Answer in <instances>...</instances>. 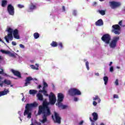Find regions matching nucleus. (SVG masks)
Masks as SVG:
<instances>
[{"label": "nucleus", "mask_w": 125, "mask_h": 125, "mask_svg": "<svg viewBox=\"0 0 125 125\" xmlns=\"http://www.w3.org/2000/svg\"><path fill=\"white\" fill-rule=\"evenodd\" d=\"M104 84L106 85L108 83V81H109V78L107 76H104Z\"/></svg>", "instance_id": "obj_27"}, {"label": "nucleus", "mask_w": 125, "mask_h": 125, "mask_svg": "<svg viewBox=\"0 0 125 125\" xmlns=\"http://www.w3.org/2000/svg\"><path fill=\"white\" fill-rule=\"evenodd\" d=\"M1 82V77L0 76V82Z\"/></svg>", "instance_id": "obj_61"}, {"label": "nucleus", "mask_w": 125, "mask_h": 125, "mask_svg": "<svg viewBox=\"0 0 125 125\" xmlns=\"http://www.w3.org/2000/svg\"><path fill=\"white\" fill-rule=\"evenodd\" d=\"M0 86L1 87L3 86V83H2H2H0Z\"/></svg>", "instance_id": "obj_55"}, {"label": "nucleus", "mask_w": 125, "mask_h": 125, "mask_svg": "<svg viewBox=\"0 0 125 125\" xmlns=\"http://www.w3.org/2000/svg\"><path fill=\"white\" fill-rule=\"evenodd\" d=\"M50 45L52 47H57V46H58V43L55 41H53L52 43H50Z\"/></svg>", "instance_id": "obj_20"}, {"label": "nucleus", "mask_w": 125, "mask_h": 125, "mask_svg": "<svg viewBox=\"0 0 125 125\" xmlns=\"http://www.w3.org/2000/svg\"><path fill=\"white\" fill-rule=\"evenodd\" d=\"M12 45H17V43H16V42L13 41L12 42Z\"/></svg>", "instance_id": "obj_40"}, {"label": "nucleus", "mask_w": 125, "mask_h": 125, "mask_svg": "<svg viewBox=\"0 0 125 125\" xmlns=\"http://www.w3.org/2000/svg\"><path fill=\"white\" fill-rule=\"evenodd\" d=\"M37 92H38V91L36 90H30L29 92V94H31L32 95H35Z\"/></svg>", "instance_id": "obj_24"}, {"label": "nucleus", "mask_w": 125, "mask_h": 125, "mask_svg": "<svg viewBox=\"0 0 125 125\" xmlns=\"http://www.w3.org/2000/svg\"><path fill=\"white\" fill-rule=\"evenodd\" d=\"M36 65L37 66V67H35L34 65H31L30 67L31 69H33V70H39V65L37 64H36Z\"/></svg>", "instance_id": "obj_28"}, {"label": "nucleus", "mask_w": 125, "mask_h": 125, "mask_svg": "<svg viewBox=\"0 0 125 125\" xmlns=\"http://www.w3.org/2000/svg\"><path fill=\"white\" fill-rule=\"evenodd\" d=\"M10 53V51H5V54H8L9 55Z\"/></svg>", "instance_id": "obj_43"}, {"label": "nucleus", "mask_w": 125, "mask_h": 125, "mask_svg": "<svg viewBox=\"0 0 125 125\" xmlns=\"http://www.w3.org/2000/svg\"><path fill=\"white\" fill-rule=\"evenodd\" d=\"M122 11H124V12H125V8L122 10Z\"/></svg>", "instance_id": "obj_56"}, {"label": "nucleus", "mask_w": 125, "mask_h": 125, "mask_svg": "<svg viewBox=\"0 0 125 125\" xmlns=\"http://www.w3.org/2000/svg\"><path fill=\"white\" fill-rule=\"evenodd\" d=\"M31 81H33V78L31 77H27L25 80V83L23 86H28V84H31Z\"/></svg>", "instance_id": "obj_12"}, {"label": "nucleus", "mask_w": 125, "mask_h": 125, "mask_svg": "<svg viewBox=\"0 0 125 125\" xmlns=\"http://www.w3.org/2000/svg\"><path fill=\"white\" fill-rule=\"evenodd\" d=\"M74 101L77 102L78 101V98H74Z\"/></svg>", "instance_id": "obj_52"}, {"label": "nucleus", "mask_w": 125, "mask_h": 125, "mask_svg": "<svg viewBox=\"0 0 125 125\" xmlns=\"http://www.w3.org/2000/svg\"><path fill=\"white\" fill-rule=\"evenodd\" d=\"M97 12H99V13H100V14H101L103 16L105 15V14L106 13L105 12V10H98Z\"/></svg>", "instance_id": "obj_29"}, {"label": "nucleus", "mask_w": 125, "mask_h": 125, "mask_svg": "<svg viewBox=\"0 0 125 125\" xmlns=\"http://www.w3.org/2000/svg\"><path fill=\"white\" fill-rule=\"evenodd\" d=\"M104 22L102 19H100L95 22L96 26H102L103 25Z\"/></svg>", "instance_id": "obj_14"}, {"label": "nucleus", "mask_w": 125, "mask_h": 125, "mask_svg": "<svg viewBox=\"0 0 125 125\" xmlns=\"http://www.w3.org/2000/svg\"><path fill=\"white\" fill-rule=\"evenodd\" d=\"M120 40V37H113V39L112 41L110 42H109V46L111 48H115L116 46H117V42Z\"/></svg>", "instance_id": "obj_6"}, {"label": "nucleus", "mask_w": 125, "mask_h": 125, "mask_svg": "<svg viewBox=\"0 0 125 125\" xmlns=\"http://www.w3.org/2000/svg\"><path fill=\"white\" fill-rule=\"evenodd\" d=\"M122 23H123V21H120L119 22V25H120V26H122Z\"/></svg>", "instance_id": "obj_47"}, {"label": "nucleus", "mask_w": 125, "mask_h": 125, "mask_svg": "<svg viewBox=\"0 0 125 125\" xmlns=\"http://www.w3.org/2000/svg\"><path fill=\"white\" fill-rule=\"evenodd\" d=\"M0 51L2 52V53H4L5 54V50H0Z\"/></svg>", "instance_id": "obj_48"}, {"label": "nucleus", "mask_w": 125, "mask_h": 125, "mask_svg": "<svg viewBox=\"0 0 125 125\" xmlns=\"http://www.w3.org/2000/svg\"><path fill=\"white\" fill-rule=\"evenodd\" d=\"M89 120H90V122H91L92 123H94V121H93V120H92V118L91 117H89Z\"/></svg>", "instance_id": "obj_45"}, {"label": "nucleus", "mask_w": 125, "mask_h": 125, "mask_svg": "<svg viewBox=\"0 0 125 125\" xmlns=\"http://www.w3.org/2000/svg\"><path fill=\"white\" fill-rule=\"evenodd\" d=\"M117 69H121V67L120 66H117Z\"/></svg>", "instance_id": "obj_57"}, {"label": "nucleus", "mask_w": 125, "mask_h": 125, "mask_svg": "<svg viewBox=\"0 0 125 125\" xmlns=\"http://www.w3.org/2000/svg\"><path fill=\"white\" fill-rule=\"evenodd\" d=\"M92 116L93 117V121H96L97 120H98V114H97V113L93 112L92 114Z\"/></svg>", "instance_id": "obj_16"}, {"label": "nucleus", "mask_w": 125, "mask_h": 125, "mask_svg": "<svg viewBox=\"0 0 125 125\" xmlns=\"http://www.w3.org/2000/svg\"><path fill=\"white\" fill-rule=\"evenodd\" d=\"M43 88L42 89H45V87H48V85L47 84V83H46V82H45V81H43Z\"/></svg>", "instance_id": "obj_30"}, {"label": "nucleus", "mask_w": 125, "mask_h": 125, "mask_svg": "<svg viewBox=\"0 0 125 125\" xmlns=\"http://www.w3.org/2000/svg\"><path fill=\"white\" fill-rule=\"evenodd\" d=\"M39 104L38 103L34 102L32 104H27L25 106V110L23 113L24 116L27 115V118L28 119H31L32 113L30 112L32 111L33 108H36L38 107Z\"/></svg>", "instance_id": "obj_3"}, {"label": "nucleus", "mask_w": 125, "mask_h": 125, "mask_svg": "<svg viewBox=\"0 0 125 125\" xmlns=\"http://www.w3.org/2000/svg\"><path fill=\"white\" fill-rule=\"evenodd\" d=\"M18 7L19 8H23V7H24V6L23 5H21V4H18Z\"/></svg>", "instance_id": "obj_37"}, {"label": "nucleus", "mask_w": 125, "mask_h": 125, "mask_svg": "<svg viewBox=\"0 0 125 125\" xmlns=\"http://www.w3.org/2000/svg\"><path fill=\"white\" fill-rule=\"evenodd\" d=\"M73 15H74V16H76L77 15V11H74L73 13Z\"/></svg>", "instance_id": "obj_42"}, {"label": "nucleus", "mask_w": 125, "mask_h": 125, "mask_svg": "<svg viewBox=\"0 0 125 125\" xmlns=\"http://www.w3.org/2000/svg\"><path fill=\"white\" fill-rule=\"evenodd\" d=\"M93 105L94 106H96L97 105V102H96L95 101L93 102Z\"/></svg>", "instance_id": "obj_41"}, {"label": "nucleus", "mask_w": 125, "mask_h": 125, "mask_svg": "<svg viewBox=\"0 0 125 125\" xmlns=\"http://www.w3.org/2000/svg\"><path fill=\"white\" fill-rule=\"evenodd\" d=\"M0 42H2V40H1V39L0 38Z\"/></svg>", "instance_id": "obj_63"}, {"label": "nucleus", "mask_w": 125, "mask_h": 125, "mask_svg": "<svg viewBox=\"0 0 125 125\" xmlns=\"http://www.w3.org/2000/svg\"><path fill=\"white\" fill-rule=\"evenodd\" d=\"M113 98H117V99H119V96L118 95L114 94L113 95Z\"/></svg>", "instance_id": "obj_36"}, {"label": "nucleus", "mask_w": 125, "mask_h": 125, "mask_svg": "<svg viewBox=\"0 0 125 125\" xmlns=\"http://www.w3.org/2000/svg\"><path fill=\"white\" fill-rule=\"evenodd\" d=\"M85 65H86L87 69L88 70H89V62H85Z\"/></svg>", "instance_id": "obj_33"}, {"label": "nucleus", "mask_w": 125, "mask_h": 125, "mask_svg": "<svg viewBox=\"0 0 125 125\" xmlns=\"http://www.w3.org/2000/svg\"><path fill=\"white\" fill-rule=\"evenodd\" d=\"M97 4V2H94L93 3V6H96Z\"/></svg>", "instance_id": "obj_46"}, {"label": "nucleus", "mask_w": 125, "mask_h": 125, "mask_svg": "<svg viewBox=\"0 0 125 125\" xmlns=\"http://www.w3.org/2000/svg\"><path fill=\"white\" fill-rule=\"evenodd\" d=\"M112 28H113V30H120V25H119V24H115V25H113L112 26Z\"/></svg>", "instance_id": "obj_23"}, {"label": "nucleus", "mask_w": 125, "mask_h": 125, "mask_svg": "<svg viewBox=\"0 0 125 125\" xmlns=\"http://www.w3.org/2000/svg\"><path fill=\"white\" fill-rule=\"evenodd\" d=\"M13 79H14V80H17V78L14 77H13Z\"/></svg>", "instance_id": "obj_60"}, {"label": "nucleus", "mask_w": 125, "mask_h": 125, "mask_svg": "<svg viewBox=\"0 0 125 125\" xmlns=\"http://www.w3.org/2000/svg\"><path fill=\"white\" fill-rule=\"evenodd\" d=\"M11 72L13 73V74L14 75V76H16L19 79H22V76L21 75V73L19 72V71L15 70L14 69H11Z\"/></svg>", "instance_id": "obj_11"}, {"label": "nucleus", "mask_w": 125, "mask_h": 125, "mask_svg": "<svg viewBox=\"0 0 125 125\" xmlns=\"http://www.w3.org/2000/svg\"><path fill=\"white\" fill-rule=\"evenodd\" d=\"M37 9V4H35L33 3H31L29 6L30 10H34V9Z\"/></svg>", "instance_id": "obj_15"}, {"label": "nucleus", "mask_w": 125, "mask_h": 125, "mask_svg": "<svg viewBox=\"0 0 125 125\" xmlns=\"http://www.w3.org/2000/svg\"><path fill=\"white\" fill-rule=\"evenodd\" d=\"M62 10L63 12L66 11V9H65V6H62Z\"/></svg>", "instance_id": "obj_44"}, {"label": "nucleus", "mask_w": 125, "mask_h": 125, "mask_svg": "<svg viewBox=\"0 0 125 125\" xmlns=\"http://www.w3.org/2000/svg\"><path fill=\"white\" fill-rule=\"evenodd\" d=\"M100 125H104V123H101Z\"/></svg>", "instance_id": "obj_58"}, {"label": "nucleus", "mask_w": 125, "mask_h": 125, "mask_svg": "<svg viewBox=\"0 0 125 125\" xmlns=\"http://www.w3.org/2000/svg\"><path fill=\"white\" fill-rule=\"evenodd\" d=\"M54 116L55 119H54V117L53 115L52 116V119H53L55 123H57V124H61V117L59 116V114L57 113V112H55Z\"/></svg>", "instance_id": "obj_7"}, {"label": "nucleus", "mask_w": 125, "mask_h": 125, "mask_svg": "<svg viewBox=\"0 0 125 125\" xmlns=\"http://www.w3.org/2000/svg\"><path fill=\"white\" fill-rule=\"evenodd\" d=\"M9 55L10 57H14V58L16 57L15 54L11 53V52L10 53Z\"/></svg>", "instance_id": "obj_34"}, {"label": "nucleus", "mask_w": 125, "mask_h": 125, "mask_svg": "<svg viewBox=\"0 0 125 125\" xmlns=\"http://www.w3.org/2000/svg\"><path fill=\"white\" fill-rule=\"evenodd\" d=\"M110 4V6L112 8H117V7H120L121 6V2H116L114 1L109 2Z\"/></svg>", "instance_id": "obj_9"}, {"label": "nucleus", "mask_w": 125, "mask_h": 125, "mask_svg": "<svg viewBox=\"0 0 125 125\" xmlns=\"http://www.w3.org/2000/svg\"><path fill=\"white\" fill-rule=\"evenodd\" d=\"M7 5V1L6 0H2L1 3V6L2 7H5Z\"/></svg>", "instance_id": "obj_21"}, {"label": "nucleus", "mask_w": 125, "mask_h": 125, "mask_svg": "<svg viewBox=\"0 0 125 125\" xmlns=\"http://www.w3.org/2000/svg\"><path fill=\"white\" fill-rule=\"evenodd\" d=\"M56 105V106H58L59 108H61L62 110H64L65 109H67V108H68V105L65 104L63 105L62 103Z\"/></svg>", "instance_id": "obj_13"}, {"label": "nucleus", "mask_w": 125, "mask_h": 125, "mask_svg": "<svg viewBox=\"0 0 125 125\" xmlns=\"http://www.w3.org/2000/svg\"><path fill=\"white\" fill-rule=\"evenodd\" d=\"M20 47H21V48H25V46L22 44H20Z\"/></svg>", "instance_id": "obj_38"}, {"label": "nucleus", "mask_w": 125, "mask_h": 125, "mask_svg": "<svg viewBox=\"0 0 125 125\" xmlns=\"http://www.w3.org/2000/svg\"><path fill=\"white\" fill-rule=\"evenodd\" d=\"M3 74V70L1 69V71H0V74Z\"/></svg>", "instance_id": "obj_50"}, {"label": "nucleus", "mask_w": 125, "mask_h": 125, "mask_svg": "<svg viewBox=\"0 0 125 125\" xmlns=\"http://www.w3.org/2000/svg\"><path fill=\"white\" fill-rule=\"evenodd\" d=\"M83 121H81L80 122V123H79V125H83Z\"/></svg>", "instance_id": "obj_49"}, {"label": "nucleus", "mask_w": 125, "mask_h": 125, "mask_svg": "<svg viewBox=\"0 0 125 125\" xmlns=\"http://www.w3.org/2000/svg\"><path fill=\"white\" fill-rule=\"evenodd\" d=\"M116 85H119V80L116 79L115 82Z\"/></svg>", "instance_id": "obj_35"}, {"label": "nucleus", "mask_w": 125, "mask_h": 125, "mask_svg": "<svg viewBox=\"0 0 125 125\" xmlns=\"http://www.w3.org/2000/svg\"><path fill=\"white\" fill-rule=\"evenodd\" d=\"M39 92H42L45 96H49L48 94H47V91L45 90V89H42V90H39Z\"/></svg>", "instance_id": "obj_19"}, {"label": "nucleus", "mask_w": 125, "mask_h": 125, "mask_svg": "<svg viewBox=\"0 0 125 125\" xmlns=\"http://www.w3.org/2000/svg\"><path fill=\"white\" fill-rule=\"evenodd\" d=\"M1 59H2V58H1V56H0V61H1Z\"/></svg>", "instance_id": "obj_59"}, {"label": "nucleus", "mask_w": 125, "mask_h": 125, "mask_svg": "<svg viewBox=\"0 0 125 125\" xmlns=\"http://www.w3.org/2000/svg\"><path fill=\"white\" fill-rule=\"evenodd\" d=\"M49 103L45 100L42 105L39 106V109L37 114L38 116L43 114L42 118V123L44 124L47 121V117L51 115V111H50V108L48 106L49 104L51 105H54L56 102V97L53 94V93L51 92L49 95Z\"/></svg>", "instance_id": "obj_1"}, {"label": "nucleus", "mask_w": 125, "mask_h": 125, "mask_svg": "<svg viewBox=\"0 0 125 125\" xmlns=\"http://www.w3.org/2000/svg\"><path fill=\"white\" fill-rule=\"evenodd\" d=\"M112 33H114L115 35H120V32L118 30H112Z\"/></svg>", "instance_id": "obj_32"}, {"label": "nucleus", "mask_w": 125, "mask_h": 125, "mask_svg": "<svg viewBox=\"0 0 125 125\" xmlns=\"http://www.w3.org/2000/svg\"><path fill=\"white\" fill-rule=\"evenodd\" d=\"M68 94L71 96H75V95H81L82 93L77 88H71L68 90Z\"/></svg>", "instance_id": "obj_5"}, {"label": "nucleus", "mask_w": 125, "mask_h": 125, "mask_svg": "<svg viewBox=\"0 0 125 125\" xmlns=\"http://www.w3.org/2000/svg\"><path fill=\"white\" fill-rule=\"evenodd\" d=\"M100 0V1H104V0Z\"/></svg>", "instance_id": "obj_62"}, {"label": "nucleus", "mask_w": 125, "mask_h": 125, "mask_svg": "<svg viewBox=\"0 0 125 125\" xmlns=\"http://www.w3.org/2000/svg\"><path fill=\"white\" fill-rule=\"evenodd\" d=\"M41 87H42V85L40 84L38 85V88H39V89H41Z\"/></svg>", "instance_id": "obj_53"}, {"label": "nucleus", "mask_w": 125, "mask_h": 125, "mask_svg": "<svg viewBox=\"0 0 125 125\" xmlns=\"http://www.w3.org/2000/svg\"><path fill=\"white\" fill-rule=\"evenodd\" d=\"M34 39L37 40V39H39L40 38V34L38 32L34 33L33 34Z\"/></svg>", "instance_id": "obj_26"}, {"label": "nucleus", "mask_w": 125, "mask_h": 125, "mask_svg": "<svg viewBox=\"0 0 125 125\" xmlns=\"http://www.w3.org/2000/svg\"><path fill=\"white\" fill-rule=\"evenodd\" d=\"M22 101H24V97L22 99Z\"/></svg>", "instance_id": "obj_64"}, {"label": "nucleus", "mask_w": 125, "mask_h": 125, "mask_svg": "<svg viewBox=\"0 0 125 125\" xmlns=\"http://www.w3.org/2000/svg\"><path fill=\"white\" fill-rule=\"evenodd\" d=\"M7 9L9 15H12V16L14 15V13H15L14 7H13L12 5L10 4L8 5Z\"/></svg>", "instance_id": "obj_8"}, {"label": "nucleus", "mask_w": 125, "mask_h": 125, "mask_svg": "<svg viewBox=\"0 0 125 125\" xmlns=\"http://www.w3.org/2000/svg\"><path fill=\"white\" fill-rule=\"evenodd\" d=\"M110 72H113L114 71V67L113 66H111L109 69Z\"/></svg>", "instance_id": "obj_39"}, {"label": "nucleus", "mask_w": 125, "mask_h": 125, "mask_svg": "<svg viewBox=\"0 0 125 125\" xmlns=\"http://www.w3.org/2000/svg\"><path fill=\"white\" fill-rule=\"evenodd\" d=\"M95 76H97L98 77H99V73H95Z\"/></svg>", "instance_id": "obj_51"}, {"label": "nucleus", "mask_w": 125, "mask_h": 125, "mask_svg": "<svg viewBox=\"0 0 125 125\" xmlns=\"http://www.w3.org/2000/svg\"><path fill=\"white\" fill-rule=\"evenodd\" d=\"M111 35L109 34H104L101 38V40L105 44H109L111 42Z\"/></svg>", "instance_id": "obj_4"}, {"label": "nucleus", "mask_w": 125, "mask_h": 125, "mask_svg": "<svg viewBox=\"0 0 125 125\" xmlns=\"http://www.w3.org/2000/svg\"><path fill=\"white\" fill-rule=\"evenodd\" d=\"M63 100H64V95L61 93H58L57 103L56 104V105L62 103V102H63Z\"/></svg>", "instance_id": "obj_10"}, {"label": "nucleus", "mask_w": 125, "mask_h": 125, "mask_svg": "<svg viewBox=\"0 0 125 125\" xmlns=\"http://www.w3.org/2000/svg\"><path fill=\"white\" fill-rule=\"evenodd\" d=\"M2 83H4V84H6L7 85H10V84H11V81L5 79L3 82H2Z\"/></svg>", "instance_id": "obj_17"}, {"label": "nucleus", "mask_w": 125, "mask_h": 125, "mask_svg": "<svg viewBox=\"0 0 125 125\" xmlns=\"http://www.w3.org/2000/svg\"><path fill=\"white\" fill-rule=\"evenodd\" d=\"M112 64H113V62H110L109 64V66H112Z\"/></svg>", "instance_id": "obj_54"}, {"label": "nucleus", "mask_w": 125, "mask_h": 125, "mask_svg": "<svg viewBox=\"0 0 125 125\" xmlns=\"http://www.w3.org/2000/svg\"><path fill=\"white\" fill-rule=\"evenodd\" d=\"M58 45L59 47H61L60 49H63V43L62 42H60L58 44Z\"/></svg>", "instance_id": "obj_31"}, {"label": "nucleus", "mask_w": 125, "mask_h": 125, "mask_svg": "<svg viewBox=\"0 0 125 125\" xmlns=\"http://www.w3.org/2000/svg\"><path fill=\"white\" fill-rule=\"evenodd\" d=\"M37 97L40 101L43 100V96L41 93H38L37 95Z\"/></svg>", "instance_id": "obj_18"}, {"label": "nucleus", "mask_w": 125, "mask_h": 125, "mask_svg": "<svg viewBox=\"0 0 125 125\" xmlns=\"http://www.w3.org/2000/svg\"><path fill=\"white\" fill-rule=\"evenodd\" d=\"M7 32H8L7 36H5L4 39L8 43H9V41H13V37L14 39H16V40L20 39L18 29H16L13 30L11 28H8Z\"/></svg>", "instance_id": "obj_2"}, {"label": "nucleus", "mask_w": 125, "mask_h": 125, "mask_svg": "<svg viewBox=\"0 0 125 125\" xmlns=\"http://www.w3.org/2000/svg\"><path fill=\"white\" fill-rule=\"evenodd\" d=\"M7 92H8V91H6V90L0 91V96H3V95H6V94H7Z\"/></svg>", "instance_id": "obj_22"}, {"label": "nucleus", "mask_w": 125, "mask_h": 125, "mask_svg": "<svg viewBox=\"0 0 125 125\" xmlns=\"http://www.w3.org/2000/svg\"><path fill=\"white\" fill-rule=\"evenodd\" d=\"M93 100L94 101H96V100H98L99 103H100V102H101V100L99 98V97H98V96H95V97H93Z\"/></svg>", "instance_id": "obj_25"}]
</instances>
